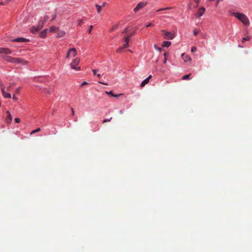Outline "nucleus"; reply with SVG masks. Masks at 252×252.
<instances>
[{
  "label": "nucleus",
  "instance_id": "nucleus-5",
  "mask_svg": "<svg viewBox=\"0 0 252 252\" xmlns=\"http://www.w3.org/2000/svg\"><path fill=\"white\" fill-rule=\"evenodd\" d=\"M0 86L1 87V92H2V95H3V97L4 98H11V95L10 94H9V93H7V92H5V91H4L5 87L3 86V84L2 83H0Z\"/></svg>",
  "mask_w": 252,
  "mask_h": 252
},
{
  "label": "nucleus",
  "instance_id": "nucleus-46",
  "mask_svg": "<svg viewBox=\"0 0 252 252\" xmlns=\"http://www.w3.org/2000/svg\"><path fill=\"white\" fill-rule=\"evenodd\" d=\"M166 61H167L166 58H164V60H163V63H166Z\"/></svg>",
  "mask_w": 252,
  "mask_h": 252
},
{
  "label": "nucleus",
  "instance_id": "nucleus-30",
  "mask_svg": "<svg viewBox=\"0 0 252 252\" xmlns=\"http://www.w3.org/2000/svg\"><path fill=\"white\" fill-rule=\"evenodd\" d=\"M197 51V48L195 47H192L191 49V52L193 53Z\"/></svg>",
  "mask_w": 252,
  "mask_h": 252
},
{
  "label": "nucleus",
  "instance_id": "nucleus-28",
  "mask_svg": "<svg viewBox=\"0 0 252 252\" xmlns=\"http://www.w3.org/2000/svg\"><path fill=\"white\" fill-rule=\"evenodd\" d=\"M83 20H79L78 21V25L79 26H81L82 25V24H83Z\"/></svg>",
  "mask_w": 252,
  "mask_h": 252
},
{
  "label": "nucleus",
  "instance_id": "nucleus-21",
  "mask_svg": "<svg viewBox=\"0 0 252 252\" xmlns=\"http://www.w3.org/2000/svg\"><path fill=\"white\" fill-rule=\"evenodd\" d=\"M190 75H191V74H187V75H184L182 77V80L190 79L189 77H190Z\"/></svg>",
  "mask_w": 252,
  "mask_h": 252
},
{
  "label": "nucleus",
  "instance_id": "nucleus-39",
  "mask_svg": "<svg viewBox=\"0 0 252 252\" xmlns=\"http://www.w3.org/2000/svg\"><path fill=\"white\" fill-rule=\"evenodd\" d=\"M87 84H88V83H87V82H85V81H84V82H83L82 83V84L81 85V87H83L84 85H87Z\"/></svg>",
  "mask_w": 252,
  "mask_h": 252
},
{
  "label": "nucleus",
  "instance_id": "nucleus-45",
  "mask_svg": "<svg viewBox=\"0 0 252 252\" xmlns=\"http://www.w3.org/2000/svg\"><path fill=\"white\" fill-rule=\"evenodd\" d=\"M13 99H14V100H17V97H16L15 95V94H13V97H12Z\"/></svg>",
  "mask_w": 252,
  "mask_h": 252
},
{
  "label": "nucleus",
  "instance_id": "nucleus-19",
  "mask_svg": "<svg viewBox=\"0 0 252 252\" xmlns=\"http://www.w3.org/2000/svg\"><path fill=\"white\" fill-rule=\"evenodd\" d=\"M40 130H41L40 128H36V129H34V130H33L31 132V133H30V135H32V134H33L34 133H36V132H37L40 131Z\"/></svg>",
  "mask_w": 252,
  "mask_h": 252
},
{
  "label": "nucleus",
  "instance_id": "nucleus-3",
  "mask_svg": "<svg viewBox=\"0 0 252 252\" xmlns=\"http://www.w3.org/2000/svg\"><path fill=\"white\" fill-rule=\"evenodd\" d=\"M80 62V60L79 58H76L73 60L72 63L70 64V67L72 69H74L76 71H79L81 70V67L80 66H77Z\"/></svg>",
  "mask_w": 252,
  "mask_h": 252
},
{
  "label": "nucleus",
  "instance_id": "nucleus-42",
  "mask_svg": "<svg viewBox=\"0 0 252 252\" xmlns=\"http://www.w3.org/2000/svg\"><path fill=\"white\" fill-rule=\"evenodd\" d=\"M98 71L97 69H93V72L94 73V75H96V72Z\"/></svg>",
  "mask_w": 252,
  "mask_h": 252
},
{
  "label": "nucleus",
  "instance_id": "nucleus-49",
  "mask_svg": "<svg viewBox=\"0 0 252 252\" xmlns=\"http://www.w3.org/2000/svg\"><path fill=\"white\" fill-rule=\"evenodd\" d=\"M134 34V33H131V34H127L126 36H130V37Z\"/></svg>",
  "mask_w": 252,
  "mask_h": 252
},
{
  "label": "nucleus",
  "instance_id": "nucleus-18",
  "mask_svg": "<svg viewBox=\"0 0 252 252\" xmlns=\"http://www.w3.org/2000/svg\"><path fill=\"white\" fill-rule=\"evenodd\" d=\"M6 113L7 114V118L9 120V122H11L12 120V116L9 111H6Z\"/></svg>",
  "mask_w": 252,
  "mask_h": 252
},
{
  "label": "nucleus",
  "instance_id": "nucleus-16",
  "mask_svg": "<svg viewBox=\"0 0 252 252\" xmlns=\"http://www.w3.org/2000/svg\"><path fill=\"white\" fill-rule=\"evenodd\" d=\"M171 43L170 41H163L162 43V46L168 47L171 45Z\"/></svg>",
  "mask_w": 252,
  "mask_h": 252
},
{
  "label": "nucleus",
  "instance_id": "nucleus-15",
  "mask_svg": "<svg viewBox=\"0 0 252 252\" xmlns=\"http://www.w3.org/2000/svg\"><path fill=\"white\" fill-rule=\"evenodd\" d=\"M47 29H44L43 31L39 32V36L41 38H44L47 35Z\"/></svg>",
  "mask_w": 252,
  "mask_h": 252
},
{
  "label": "nucleus",
  "instance_id": "nucleus-10",
  "mask_svg": "<svg viewBox=\"0 0 252 252\" xmlns=\"http://www.w3.org/2000/svg\"><path fill=\"white\" fill-rule=\"evenodd\" d=\"M41 29L40 28H39V27L37 26H33L31 28L30 31L32 33L35 34L37 33Z\"/></svg>",
  "mask_w": 252,
  "mask_h": 252
},
{
  "label": "nucleus",
  "instance_id": "nucleus-55",
  "mask_svg": "<svg viewBox=\"0 0 252 252\" xmlns=\"http://www.w3.org/2000/svg\"><path fill=\"white\" fill-rule=\"evenodd\" d=\"M120 114H123V111H120Z\"/></svg>",
  "mask_w": 252,
  "mask_h": 252
},
{
  "label": "nucleus",
  "instance_id": "nucleus-51",
  "mask_svg": "<svg viewBox=\"0 0 252 252\" xmlns=\"http://www.w3.org/2000/svg\"><path fill=\"white\" fill-rule=\"evenodd\" d=\"M105 5H106V2H103V4H102V5L101 6L102 7L105 6Z\"/></svg>",
  "mask_w": 252,
  "mask_h": 252
},
{
  "label": "nucleus",
  "instance_id": "nucleus-34",
  "mask_svg": "<svg viewBox=\"0 0 252 252\" xmlns=\"http://www.w3.org/2000/svg\"><path fill=\"white\" fill-rule=\"evenodd\" d=\"M105 93L107 94H111L112 95V96H114V97L117 96V95L113 94H112V92H106Z\"/></svg>",
  "mask_w": 252,
  "mask_h": 252
},
{
  "label": "nucleus",
  "instance_id": "nucleus-6",
  "mask_svg": "<svg viewBox=\"0 0 252 252\" xmlns=\"http://www.w3.org/2000/svg\"><path fill=\"white\" fill-rule=\"evenodd\" d=\"M162 32L165 38L167 39H172L174 38V35L171 32H167L165 30H162Z\"/></svg>",
  "mask_w": 252,
  "mask_h": 252
},
{
  "label": "nucleus",
  "instance_id": "nucleus-24",
  "mask_svg": "<svg viewBox=\"0 0 252 252\" xmlns=\"http://www.w3.org/2000/svg\"><path fill=\"white\" fill-rule=\"evenodd\" d=\"M171 9V7H169L161 8V9L157 10L156 12H158V11H162V10H167V9Z\"/></svg>",
  "mask_w": 252,
  "mask_h": 252
},
{
  "label": "nucleus",
  "instance_id": "nucleus-13",
  "mask_svg": "<svg viewBox=\"0 0 252 252\" xmlns=\"http://www.w3.org/2000/svg\"><path fill=\"white\" fill-rule=\"evenodd\" d=\"M182 58L185 62H190L191 61V58L184 53L182 54Z\"/></svg>",
  "mask_w": 252,
  "mask_h": 252
},
{
  "label": "nucleus",
  "instance_id": "nucleus-22",
  "mask_svg": "<svg viewBox=\"0 0 252 252\" xmlns=\"http://www.w3.org/2000/svg\"><path fill=\"white\" fill-rule=\"evenodd\" d=\"M50 13L46 14L44 17L43 18V20L45 22L48 20V19L50 18L49 15Z\"/></svg>",
  "mask_w": 252,
  "mask_h": 252
},
{
  "label": "nucleus",
  "instance_id": "nucleus-29",
  "mask_svg": "<svg viewBox=\"0 0 252 252\" xmlns=\"http://www.w3.org/2000/svg\"><path fill=\"white\" fill-rule=\"evenodd\" d=\"M14 121L16 123H19L21 122L20 119L18 118H15Z\"/></svg>",
  "mask_w": 252,
  "mask_h": 252
},
{
  "label": "nucleus",
  "instance_id": "nucleus-14",
  "mask_svg": "<svg viewBox=\"0 0 252 252\" xmlns=\"http://www.w3.org/2000/svg\"><path fill=\"white\" fill-rule=\"evenodd\" d=\"M44 23L45 21L43 20L42 17H41L38 22V24L37 26L39 27V28L41 29L44 25Z\"/></svg>",
  "mask_w": 252,
  "mask_h": 252
},
{
  "label": "nucleus",
  "instance_id": "nucleus-41",
  "mask_svg": "<svg viewBox=\"0 0 252 252\" xmlns=\"http://www.w3.org/2000/svg\"><path fill=\"white\" fill-rule=\"evenodd\" d=\"M57 133V130L55 129L54 131H53L52 132L50 133V134H56Z\"/></svg>",
  "mask_w": 252,
  "mask_h": 252
},
{
  "label": "nucleus",
  "instance_id": "nucleus-9",
  "mask_svg": "<svg viewBox=\"0 0 252 252\" xmlns=\"http://www.w3.org/2000/svg\"><path fill=\"white\" fill-rule=\"evenodd\" d=\"M12 41L15 42H29L30 40L29 39L21 37L14 38L12 39Z\"/></svg>",
  "mask_w": 252,
  "mask_h": 252
},
{
  "label": "nucleus",
  "instance_id": "nucleus-40",
  "mask_svg": "<svg viewBox=\"0 0 252 252\" xmlns=\"http://www.w3.org/2000/svg\"><path fill=\"white\" fill-rule=\"evenodd\" d=\"M128 31V28H126L125 29V30L123 32V33H127Z\"/></svg>",
  "mask_w": 252,
  "mask_h": 252
},
{
  "label": "nucleus",
  "instance_id": "nucleus-8",
  "mask_svg": "<svg viewBox=\"0 0 252 252\" xmlns=\"http://www.w3.org/2000/svg\"><path fill=\"white\" fill-rule=\"evenodd\" d=\"M12 53L11 50L7 48L0 47V54H5L6 55H10Z\"/></svg>",
  "mask_w": 252,
  "mask_h": 252
},
{
  "label": "nucleus",
  "instance_id": "nucleus-7",
  "mask_svg": "<svg viewBox=\"0 0 252 252\" xmlns=\"http://www.w3.org/2000/svg\"><path fill=\"white\" fill-rule=\"evenodd\" d=\"M147 4V2H140L138 3L136 7L134 9V11L135 12H136L138 11L139 9L142 8L143 7H145Z\"/></svg>",
  "mask_w": 252,
  "mask_h": 252
},
{
  "label": "nucleus",
  "instance_id": "nucleus-2",
  "mask_svg": "<svg viewBox=\"0 0 252 252\" xmlns=\"http://www.w3.org/2000/svg\"><path fill=\"white\" fill-rule=\"evenodd\" d=\"M1 58L8 63L15 64L22 63L23 60L20 58H13L8 56H1Z\"/></svg>",
  "mask_w": 252,
  "mask_h": 252
},
{
  "label": "nucleus",
  "instance_id": "nucleus-47",
  "mask_svg": "<svg viewBox=\"0 0 252 252\" xmlns=\"http://www.w3.org/2000/svg\"><path fill=\"white\" fill-rule=\"evenodd\" d=\"M151 78H152V75H150L146 79H148V81H149L150 79Z\"/></svg>",
  "mask_w": 252,
  "mask_h": 252
},
{
  "label": "nucleus",
  "instance_id": "nucleus-35",
  "mask_svg": "<svg viewBox=\"0 0 252 252\" xmlns=\"http://www.w3.org/2000/svg\"><path fill=\"white\" fill-rule=\"evenodd\" d=\"M7 3H6V0L4 1H0V5H4L6 4Z\"/></svg>",
  "mask_w": 252,
  "mask_h": 252
},
{
  "label": "nucleus",
  "instance_id": "nucleus-23",
  "mask_svg": "<svg viewBox=\"0 0 252 252\" xmlns=\"http://www.w3.org/2000/svg\"><path fill=\"white\" fill-rule=\"evenodd\" d=\"M251 39V37L250 36H247V37H243L242 38V42H244V41H249Z\"/></svg>",
  "mask_w": 252,
  "mask_h": 252
},
{
  "label": "nucleus",
  "instance_id": "nucleus-38",
  "mask_svg": "<svg viewBox=\"0 0 252 252\" xmlns=\"http://www.w3.org/2000/svg\"><path fill=\"white\" fill-rule=\"evenodd\" d=\"M51 17H52V18H51V21H53V20H54L55 19L56 15H55V14H52L51 15Z\"/></svg>",
  "mask_w": 252,
  "mask_h": 252
},
{
  "label": "nucleus",
  "instance_id": "nucleus-27",
  "mask_svg": "<svg viewBox=\"0 0 252 252\" xmlns=\"http://www.w3.org/2000/svg\"><path fill=\"white\" fill-rule=\"evenodd\" d=\"M57 28L56 27H52L50 28L49 31L50 32H54L56 30Z\"/></svg>",
  "mask_w": 252,
  "mask_h": 252
},
{
  "label": "nucleus",
  "instance_id": "nucleus-50",
  "mask_svg": "<svg viewBox=\"0 0 252 252\" xmlns=\"http://www.w3.org/2000/svg\"><path fill=\"white\" fill-rule=\"evenodd\" d=\"M194 2H196V3H198L199 2V0H194Z\"/></svg>",
  "mask_w": 252,
  "mask_h": 252
},
{
  "label": "nucleus",
  "instance_id": "nucleus-32",
  "mask_svg": "<svg viewBox=\"0 0 252 252\" xmlns=\"http://www.w3.org/2000/svg\"><path fill=\"white\" fill-rule=\"evenodd\" d=\"M151 26H154V25L152 23H150L146 25V27H147V28L151 27Z\"/></svg>",
  "mask_w": 252,
  "mask_h": 252
},
{
  "label": "nucleus",
  "instance_id": "nucleus-12",
  "mask_svg": "<svg viewBox=\"0 0 252 252\" xmlns=\"http://www.w3.org/2000/svg\"><path fill=\"white\" fill-rule=\"evenodd\" d=\"M205 12V8L203 7L200 8L198 12L196 13L197 17H200L202 16Z\"/></svg>",
  "mask_w": 252,
  "mask_h": 252
},
{
  "label": "nucleus",
  "instance_id": "nucleus-17",
  "mask_svg": "<svg viewBox=\"0 0 252 252\" xmlns=\"http://www.w3.org/2000/svg\"><path fill=\"white\" fill-rule=\"evenodd\" d=\"M149 82L148 79H145L144 80L140 85L141 87H143L145 85L148 84Z\"/></svg>",
  "mask_w": 252,
  "mask_h": 252
},
{
  "label": "nucleus",
  "instance_id": "nucleus-36",
  "mask_svg": "<svg viewBox=\"0 0 252 252\" xmlns=\"http://www.w3.org/2000/svg\"><path fill=\"white\" fill-rule=\"evenodd\" d=\"M198 32L196 29L194 30L193 31V34L196 36L198 34Z\"/></svg>",
  "mask_w": 252,
  "mask_h": 252
},
{
  "label": "nucleus",
  "instance_id": "nucleus-11",
  "mask_svg": "<svg viewBox=\"0 0 252 252\" xmlns=\"http://www.w3.org/2000/svg\"><path fill=\"white\" fill-rule=\"evenodd\" d=\"M130 36H126L124 40L125 43L123 45V48H127L129 46V41Z\"/></svg>",
  "mask_w": 252,
  "mask_h": 252
},
{
  "label": "nucleus",
  "instance_id": "nucleus-31",
  "mask_svg": "<svg viewBox=\"0 0 252 252\" xmlns=\"http://www.w3.org/2000/svg\"><path fill=\"white\" fill-rule=\"evenodd\" d=\"M112 119V118H110L109 119H105L103 121L102 123H106V122H110V120Z\"/></svg>",
  "mask_w": 252,
  "mask_h": 252
},
{
  "label": "nucleus",
  "instance_id": "nucleus-53",
  "mask_svg": "<svg viewBox=\"0 0 252 252\" xmlns=\"http://www.w3.org/2000/svg\"><path fill=\"white\" fill-rule=\"evenodd\" d=\"M166 55H167V54L166 53H164V56L165 58H166Z\"/></svg>",
  "mask_w": 252,
  "mask_h": 252
},
{
  "label": "nucleus",
  "instance_id": "nucleus-37",
  "mask_svg": "<svg viewBox=\"0 0 252 252\" xmlns=\"http://www.w3.org/2000/svg\"><path fill=\"white\" fill-rule=\"evenodd\" d=\"M124 48H123V46L122 47H120L117 50V52H121L122 50L123 49H124Z\"/></svg>",
  "mask_w": 252,
  "mask_h": 252
},
{
  "label": "nucleus",
  "instance_id": "nucleus-26",
  "mask_svg": "<svg viewBox=\"0 0 252 252\" xmlns=\"http://www.w3.org/2000/svg\"><path fill=\"white\" fill-rule=\"evenodd\" d=\"M118 27V25H114L110 30V32H113V31L115 30L116 29H117Z\"/></svg>",
  "mask_w": 252,
  "mask_h": 252
},
{
  "label": "nucleus",
  "instance_id": "nucleus-44",
  "mask_svg": "<svg viewBox=\"0 0 252 252\" xmlns=\"http://www.w3.org/2000/svg\"><path fill=\"white\" fill-rule=\"evenodd\" d=\"M98 82H99V83L102 84H103V85H108L107 83H103V82H100V81H99Z\"/></svg>",
  "mask_w": 252,
  "mask_h": 252
},
{
  "label": "nucleus",
  "instance_id": "nucleus-33",
  "mask_svg": "<svg viewBox=\"0 0 252 252\" xmlns=\"http://www.w3.org/2000/svg\"><path fill=\"white\" fill-rule=\"evenodd\" d=\"M93 28V26L91 25V26H90V29L88 30V32L89 33H91V32H92V30Z\"/></svg>",
  "mask_w": 252,
  "mask_h": 252
},
{
  "label": "nucleus",
  "instance_id": "nucleus-54",
  "mask_svg": "<svg viewBox=\"0 0 252 252\" xmlns=\"http://www.w3.org/2000/svg\"><path fill=\"white\" fill-rule=\"evenodd\" d=\"M238 47H240V48H242V47H243V46H241V45H238Z\"/></svg>",
  "mask_w": 252,
  "mask_h": 252
},
{
  "label": "nucleus",
  "instance_id": "nucleus-25",
  "mask_svg": "<svg viewBox=\"0 0 252 252\" xmlns=\"http://www.w3.org/2000/svg\"><path fill=\"white\" fill-rule=\"evenodd\" d=\"M154 48L155 49H156L157 50H158V51L159 52H160L161 51V48H160V47H158L157 44H155L154 45Z\"/></svg>",
  "mask_w": 252,
  "mask_h": 252
},
{
  "label": "nucleus",
  "instance_id": "nucleus-48",
  "mask_svg": "<svg viewBox=\"0 0 252 252\" xmlns=\"http://www.w3.org/2000/svg\"><path fill=\"white\" fill-rule=\"evenodd\" d=\"M71 111H72V115H74V109L73 108H71Z\"/></svg>",
  "mask_w": 252,
  "mask_h": 252
},
{
  "label": "nucleus",
  "instance_id": "nucleus-1",
  "mask_svg": "<svg viewBox=\"0 0 252 252\" xmlns=\"http://www.w3.org/2000/svg\"><path fill=\"white\" fill-rule=\"evenodd\" d=\"M232 15L240 21L244 26L246 27L250 26V21L247 16L244 14L239 12H233Z\"/></svg>",
  "mask_w": 252,
  "mask_h": 252
},
{
  "label": "nucleus",
  "instance_id": "nucleus-52",
  "mask_svg": "<svg viewBox=\"0 0 252 252\" xmlns=\"http://www.w3.org/2000/svg\"><path fill=\"white\" fill-rule=\"evenodd\" d=\"M96 75L98 77H100V76H101V75L100 74H97Z\"/></svg>",
  "mask_w": 252,
  "mask_h": 252
},
{
  "label": "nucleus",
  "instance_id": "nucleus-20",
  "mask_svg": "<svg viewBox=\"0 0 252 252\" xmlns=\"http://www.w3.org/2000/svg\"><path fill=\"white\" fill-rule=\"evenodd\" d=\"M95 7H96L97 12L100 13L101 12L102 6L97 4H96Z\"/></svg>",
  "mask_w": 252,
  "mask_h": 252
},
{
  "label": "nucleus",
  "instance_id": "nucleus-43",
  "mask_svg": "<svg viewBox=\"0 0 252 252\" xmlns=\"http://www.w3.org/2000/svg\"><path fill=\"white\" fill-rule=\"evenodd\" d=\"M220 1H222V0H217L216 2V6H218V5Z\"/></svg>",
  "mask_w": 252,
  "mask_h": 252
},
{
  "label": "nucleus",
  "instance_id": "nucleus-4",
  "mask_svg": "<svg viewBox=\"0 0 252 252\" xmlns=\"http://www.w3.org/2000/svg\"><path fill=\"white\" fill-rule=\"evenodd\" d=\"M76 54L77 51L75 48H70L67 51L65 58L69 59L73 58L76 56Z\"/></svg>",
  "mask_w": 252,
  "mask_h": 252
}]
</instances>
